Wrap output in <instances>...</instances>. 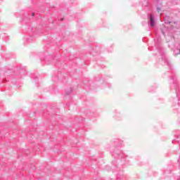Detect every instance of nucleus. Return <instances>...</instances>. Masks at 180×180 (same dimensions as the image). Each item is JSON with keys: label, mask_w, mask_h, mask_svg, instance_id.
<instances>
[{"label": "nucleus", "mask_w": 180, "mask_h": 180, "mask_svg": "<svg viewBox=\"0 0 180 180\" xmlns=\"http://www.w3.org/2000/svg\"><path fill=\"white\" fill-rule=\"evenodd\" d=\"M150 25L151 27H154V26H155V21L154 20V16H153V15H150Z\"/></svg>", "instance_id": "f257e3e1"}, {"label": "nucleus", "mask_w": 180, "mask_h": 180, "mask_svg": "<svg viewBox=\"0 0 180 180\" xmlns=\"http://www.w3.org/2000/svg\"><path fill=\"white\" fill-rule=\"evenodd\" d=\"M158 12H160V8H158Z\"/></svg>", "instance_id": "f03ea898"}, {"label": "nucleus", "mask_w": 180, "mask_h": 180, "mask_svg": "<svg viewBox=\"0 0 180 180\" xmlns=\"http://www.w3.org/2000/svg\"><path fill=\"white\" fill-rule=\"evenodd\" d=\"M32 16H34V13H32Z\"/></svg>", "instance_id": "7ed1b4c3"}]
</instances>
